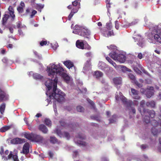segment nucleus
<instances>
[{
	"label": "nucleus",
	"mask_w": 161,
	"mask_h": 161,
	"mask_svg": "<svg viewBox=\"0 0 161 161\" xmlns=\"http://www.w3.org/2000/svg\"><path fill=\"white\" fill-rule=\"evenodd\" d=\"M48 75L53 76L51 79H48L45 83V85L48 89L46 95L49 96V99H52L59 102L63 101L65 94L61 90L57 88L58 82L57 75H59L63 78L64 81L68 83L70 80V77L64 73L63 69L58 65L53 63L47 67Z\"/></svg>",
	"instance_id": "obj_1"
},
{
	"label": "nucleus",
	"mask_w": 161,
	"mask_h": 161,
	"mask_svg": "<svg viewBox=\"0 0 161 161\" xmlns=\"http://www.w3.org/2000/svg\"><path fill=\"white\" fill-rule=\"evenodd\" d=\"M152 37L157 42L161 43V29L158 26L155 25L152 29Z\"/></svg>",
	"instance_id": "obj_2"
},
{
	"label": "nucleus",
	"mask_w": 161,
	"mask_h": 161,
	"mask_svg": "<svg viewBox=\"0 0 161 161\" xmlns=\"http://www.w3.org/2000/svg\"><path fill=\"white\" fill-rule=\"evenodd\" d=\"M8 12H6L4 15V17L3 18L2 24L4 25L8 19L9 17L11 18V20H13L15 18V15L14 14V11L12 7L10 6L8 8Z\"/></svg>",
	"instance_id": "obj_3"
},
{
	"label": "nucleus",
	"mask_w": 161,
	"mask_h": 161,
	"mask_svg": "<svg viewBox=\"0 0 161 161\" xmlns=\"http://www.w3.org/2000/svg\"><path fill=\"white\" fill-rule=\"evenodd\" d=\"M9 151L7 150H6L5 153H3L4 155H2V158L4 160L6 161L12 158L14 161H19L16 153L11 151L8 156H6V155H7Z\"/></svg>",
	"instance_id": "obj_4"
},
{
	"label": "nucleus",
	"mask_w": 161,
	"mask_h": 161,
	"mask_svg": "<svg viewBox=\"0 0 161 161\" xmlns=\"http://www.w3.org/2000/svg\"><path fill=\"white\" fill-rule=\"evenodd\" d=\"M109 55L114 60H117L121 63H124L126 60V56L122 54H118L115 52H112Z\"/></svg>",
	"instance_id": "obj_5"
},
{
	"label": "nucleus",
	"mask_w": 161,
	"mask_h": 161,
	"mask_svg": "<svg viewBox=\"0 0 161 161\" xmlns=\"http://www.w3.org/2000/svg\"><path fill=\"white\" fill-rule=\"evenodd\" d=\"M98 66L99 69L105 71L106 74L107 75L109 74V70L113 71V69L112 68L108 67L103 62H99Z\"/></svg>",
	"instance_id": "obj_6"
},
{
	"label": "nucleus",
	"mask_w": 161,
	"mask_h": 161,
	"mask_svg": "<svg viewBox=\"0 0 161 161\" xmlns=\"http://www.w3.org/2000/svg\"><path fill=\"white\" fill-rule=\"evenodd\" d=\"M115 97L116 101H119L120 100L122 101L123 104H127L128 103L127 99L122 95L121 92H119L118 93L117 92Z\"/></svg>",
	"instance_id": "obj_7"
},
{
	"label": "nucleus",
	"mask_w": 161,
	"mask_h": 161,
	"mask_svg": "<svg viewBox=\"0 0 161 161\" xmlns=\"http://www.w3.org/2000/svg\"><path fill=\"white\" fill-rule=\"evenodd\" d=\"M85 138V136L81 134H80L74 139V141L75 143L77 144L85 146L86 144V142L77 139H79L80 140H83Z\"/></svg>",
	"instance_id": "obj_8"
},
{
	"label": "nucleus",
	"mask_w": 161,
	"mask_h": 161,
	"mask_svg": "<svg viewBox=\"0 0 161 161\" xmlns=\"http://www.w3.org/2000/svg\"><path fill=\"white\" fill-rule=\"evenodd\" d=\"M33 141L38 142L40 143L45 144V139L41 136L35 134Z\"/></svg>",
	"instance_id": "obj_9"
},
{
	"label": "nucleus",
	"mask_w": 161,
	"mask_h": 161,
	"mask_svg": "<svg viewBox=\"0 0 161 161\" xmlns=\"http://www.w3.org/2000/svg\"><path fill=\"white\" fill-rule=\"evenodd\" d=\"M90 35V31L86 27H83L82 28V31H81L80 36H83L89 39V36Z\"/></svg>",
	"instance_id": "obj_10"
},
{
	"label": "nucleus",
	"mask_w": 161,
	"mask_h": 161,
	"mask_svg": "<svg viewBox=\"0 0 161 161\" xmlns=\"http://www.w3.org/2000/svg\"><path fill=\"white\" fill-rule=\"evenodd\" d=\"M55 130V132L60 137H65L67 139L69 138L70 136L69 133L67 132L62 133L60 130L58 129H56Z\"/></svg>",
	"instance_id": "obj_11"
},
{
	"label": "nucleus",
	"mask_w": 161,
	"mask_h": 161,
	"mask_svg": "<svg viewBox=\"0 0 161 161\" xmlns=\"http://www.w3.org/2000/svg\"><path fill=\"white\" fill-rule=\"evenodd\" d=\"M8 99V95L0 88V102Z\"/></svg>",
	"instance_id": "obj_12"
},
{
	"label": "nucleus",
	"mask_w": 161,
	"mask_h": 161,
	"mask_svg": "<svg viewBox=\"0 0 161 161\" xmlns=\"http://www.w3.org/2000/svg\"><path fill=\"white\" fill-rule=\"evenodd\" d=\"M131 91V96L134 99L138 100L140 98V97L138 95L139 92L136 90L133 89H130Z\"/></svg>",
	"instance_id": "obj_13"
},
{
	"label": "nucleus",
	"mask_w": 161,
	"mask_h": 161,
	"mask_svg": "<svg viewBox=\"0 0 161 161\" xmlns=\"http://www.w3.org/2000/svg\"><path fill=\"white\" fill-rule=\"evenodd\" d=\"M83 27V26H80L78 25H75L74 27L73 33L80 36L81 31H82Z\"/></svg>",
	"instance_id": "obj_14"
},
{
	"label": "nucleus",
	"mask_w": 161,
	"mask_h": 161,
	"mask_svg": "<svg viewBox=\"0 0 161 161\" xmlns=\"http://www.w3.org/2000/svg\"><path fill=\"white\" fill-rule=\"evenodd\" d=\"M25 142V139L16 138L11 140V143L13 144H21Z\"/></svg>",
	"instance_id": "obj_15"
},
{
	"label": "nucleus",
	"mask_w": 161,
	"mask_h": 161,
	"mask_svg": "<svg viewBox=\"0 0 161 161\" xmlns=\"http://www.w3.org/2000/svg\"><path fill=\"white\" fill-rule=\"evenodd\" d=\"M153 88L152 86H148L147 89L146 95V96L148 97H150L153 94Z\"/></svg>",
	"instance_id": "obj_16"
},
{
	"label": "nucleus",
	"mask_w": 161,
	"mask_h": 161,
	"mask_svg": "<svg viewBox=\"0 0 161 161\" xmlns=\"http://www.w3.org/2000/svg\"><path fill=\"white\" fill-rule=\"evenodd\" d=\"M134 38L138 42L137 44L139 46L142 47L144 46V41L140 36L138 35Z\"/></svg>",
	"instance_id": "obj_17"
},
{
	"label": "nucleus",
	"mask_w": 161,
	"mask_h": 161,
	"mask_svg": "<svg viewBox=\"0 0 161 161\" xmlns=\"http://www.w3.org/2000/svg\"><path fill=\"white\" fill-rule=\"evenodd\" d=\"M30 145L28 143H25L23 148L22 153L24 154H27L29 152V149Z\"/></svg>",
	"instance_id": "obj_18"
},
{
	"label": "nucleus",
	"mask_w": 161,
	"mask_h": 161,
	"mask_svg": "<svg viewBox=\"0 0 161 161\" xmlns=\"http://www.w3.org/2000/svg\"><path fill=\"white\" fill-rule=\"evenodd\" d=\"M91 61L90 60L87 61L85 64L83 69V72L85 73L87 70H89L91 68Z\"/></svg>",
	"instance_id": "obj_19"
},
{
	"label": "nucleus",
	"mask_w": 161,
	"mask_h": 161,
	"mask_svg": "<svg viewBox=\"0 0 161 161\" xmlns=\"http://www.w3.org/2000/svg\"><path fill=\"white\" fill-rule=\"evenodd\" d=\"M76 46L78 48L81 49H84L85 44L82 40H78L76 42Z\"/></svg>",
	"instance_id": "obj_20"
},
{
	"label": "nucleus",
	"mask_w": 161,
	"mask_h": 161,
	"mask_svg": "<svg viewBox=\"0 0 161 161\" xmlns=\"http://www.w3.org/2000/svg\"><path fill=\"white\" fill-rule=\"evenodd\" d=\"M29 75L30 76L32 75L33 78L36 80L41 79L42 77L39 74L36 73H33L32 71L30 72Z\"/></svg>",
	"instance_id": "obj_21"
},
{
	"label": "nucleus",
	"mask_w": 161,
	"mask_h": 161,
	"mask_svg": "<svg viewBox=\"0 0 161 161\" xmlns=\"http://www.w3.org/2000/svg\"><path fill=\"white\" fill-rule=\"evenodd\" d=\"M138 22V21L137 19L134 20L131 23H129L126 21L125 22V24L124 25V26L125 27H128L130 26H133L137 24Z\"/></svg>",
	"instance_id": "obj_22"
},
{
	"label": "nucleus",
	"mask_w": 161,
	"mask_h": 161,
	"mask_svg": "<svg viewBox=\"0 0 161 161\" xmlns=\"http://www.w3.org/2000/svg\"><path fill=\"white\" fill-rule=\"evenodd\" d=\"M35 134L33 133H25L24 136V137L28 139L29 140H31L32 141H33L34 137Z\"/></svg>",
	"instance_id": "obj_23"
},
{
	"label": "nucleus",
	"mask_w": 161,
	"mask_h": 161,
	"mask_svg": "<svg viewBox=\"0 0 161 161\" xmlns=\"http://www.w3.org/2000/svg\"><path fill=\"white\" fill-rule=\"evenodd\" d=\"M138 110L142 115L143 116L144 115H145V117L144 118V121L146 123H149L150 121V119L149 117L147 116V113L146 112L145 114H144V112H143V114L141 112V109L140 108H139Z\"/></svg>",
	"instance_id": "obj_24"
},
{
	"label": "nucleus",
	"mask_w": 161,
	"mask_h": 161,
	"mask_svg": "<svg viewBox=\"0 0 161 161\" xmlns=\"http://www.w3.org/2000/svg\"><path fill=\"white\" fill-rule=\"evenodd\" d=\"M39 129L44 133H47L48 131V129L43 124L39 125Z\"/></svg>",
	"instance_id": "obj_25"
},
{
	"label": "nucleus",
	"mask_w": 161,
	"mask_h": 161,
	"mask_svg": "<svg viewBox=\"0 0 161 161\" xmlns=\"http://www.w3.org/2000/svg\"><path fill=\"white\" fill-rule=\"evenodd\" d=\"M113 81L115 85H120L121 83L122 79L121 77H116L113 79Z\"/></svg>",
	"instance_id": "obj_26"
},
{
	"label": "nucleus",
	"mask_w": 161,
	"mask_h": 161,
	"mask_svg": "<svg viewBox=\"0 0 161 161\" xmlns=\"http://www.w3.org/2000/svg\"><path fill=\"white\" fill-rule=\"evenodd\" d=\"M64 64L69 69H70L74 66L73 63L70 60L65 61L64 62Z\"/></svg>",
	"instance_id": "obj_27"
},
{
	"label": "nucleus",
	"mask_w": 161,
	"mask_h": 161,
	"mask_svg": "<svg viewBox=\"0 0 161 161\" xmlns=\"http://www.w3.org/2000/svg\"><path fill=\"white\" fill-rule=\"evenodd\" d=\"M150 122L151 124L153 126H156L158 124H160L161 126V120L160 119H159L158 121L155 119H153Z\"/></svg>",
	"instance_id": "obj_28"
},
{
	"label": "nucleus",
	"mask_w": 161,
	"mask_h": 161,
	"mask_svg": "<svg viewBox=\"0 0 161 161\" xmlns=\"http://www.w3.org/2000/svg\"><path fill=\"white\" fill-rule=\"evenodd\" d=\"M103 75V73L100 71H97L94 72V76L97 78H99L102 77Z\"/></svg>",
	"instance_id": "obj_29"
},
{
	"label": "nucleus",
	"mask_w": 161,
	"mask_h": 161,
	"mask_svg": "<svg viewBox=\"0 0 161 161\" xmlns=\"http://www.w3.org/2000/svg\"><path fill=\"white\" fill-rule=\"evenodd\" d=\"M106 58L109 63L111 64L115 68H117L118 67V66L116 65L115 63L112 61L109 57H107Z\"/></svg>",
	"instance_id": "obj_30"
},
{
	"label": "nucleus",
	"mask_w": 161,
	"mask_h": 161,
	"mask_svg": "<svg viewBox=\"0 0 161 161\" xmlns=\"http://www.w3.org/2000/svg\"><path fill=\"white\" fill-rule=\"evenodd\" d=\"M6 107L5 104L4 103H2L0 106V112L2 114H3L4 112Z\"/></svg>",
	"instance_id": "obj_31"
},
{
	"label": "nucleus",
	"mask_w": 161,
	"mask_h": 161,
	"mask_svg": "<svg viewBox=\"0 0 161 161\" xmlns=\"http://www.w3.org/2000/svg\"><path fill=\"white\" fill-rule=\"evenodd\" d=\"M11 128L10 126H6L2 127L0 129V131L2 132H5L9 130Z\"/></svg>",
	"instance_id": "obj_32"
},
{
	"label": "nucleus",
	"mask_w": 161,
	"mask_h": 161,
	"mask_svg": "<svg viewBox=\"0 0 161 161\" xmlns=\"http://www.w3.org/2000/svg\"><path fill=\"white\" fill-rule=\"evenodd\" d=\"M114 33L113 31H108V32L106 31L105 32L103 33V36L106 37H108L112 35H113Z\"/></svg>",
	"instance_id": "obj_33"
},
{
	"label": "nucleus",
	"mask_w": 161,
	"mask_h": 161,
	"mask_svg": "<svg viewBox=\"0 0 161 161\" xmlns=\"http://www.w3.org/2000/svg\"><path fill=\"white\" fill-rule=\"evenodd\" d=\"M50 142L53 144L58 143L57 139L54 136H51L50 137Z\"/></svg>",
	"instance_id": "obj_34"
},
{
	"label": "nucleus",
	"mask_w": 161,
	"mask_h": 161,
	"mask_svg": "<svg viewBox=\"0 0 161 161\" xmlns=\"http://www.w3.org/2000/svg\"><path fill=\"white\" fill-rule=\"evenodd\" d=\"M146 104L147 107L151 108L154 107L155 105V102L153 101L147 102Z\"/></svg>",
	"instance_id": "obj_35"
},
{
	"label": "nucleus",
	"mask_w": 161,
	"mask_h": 161,
	"mask_svg": "<svg viewBox=\"0 0 161 161\" xmlns=\"http://www.w3.org/2000/svg\"><path fill=\"white\" fill-rule=\"evenodd\" d=\"M147 114H149L151 118H153L155 116V112L153 110L147 111H146Z\"/></svg>",
	"instance_id": "obj_36"
},
{
	"label": "nucleus",
	"mask_w": 161,
	"mask_h": 161,
	"mask_svg": "<svg viewBox=\"0 0 161 161\" xmlns=\"http://www.w3.org/2000/svg\"><path fill=\"white\" fill-rule=\"evenodd\" d=\"M119 67L120 68L122 71L124 72H125L126 71H130L131 70L130 69H128L126 67L123 65H120Z\"/></svg>",
	"instance_id": "obj_37"
},
{
	"label": "nucleus",
	"mask_w": 161,
	"mask_h": 161,
	"mask_svg": "<svg viewBox=\"0 0 161 161\" xmlns=\"http://www.w3.org/2000/svg\"><path fill=\"white\" fill-rule=\"evenodd\" d=\"M17 27L18 28H22L25 27V26L24 25H22L20 21H19L17 23Z\"/></svg>",
	"instance_id": "obj_38"
},
{
	"label": "nucleus",
	"mask_w": 161,
	"mask_h": 161,
	"mask_svg": "<svg viewBox=\"0 0 161 161\" xmlns=\"http://www.w3.org/2000/svg\"><path fill=\"white\" fill-rule=\"evenodd\" d=\"M128 75L129 77L132 80V82L135 81L136 80L135 78V76L133 75L131 73H129Z\"/></svg>",
	"instance_id": "obj_39"
},
{
	"label": "nucleus",
	"mask_w": 161,
	"mask_h": 161,
	"mask_svg": "<svg viewBox=\"0 0 161 161\" xmlns=\"http://www.w3.org/2000/svg\"><path fill=\"white\" fill-rule=\"evenodd\" d=\"M145 101L144 100H142L140 103V106L141 107H142V110H143V112H144V114L146 113V111L143 108L144 105L145 104Z\"/></svg>",
	"instance_id": "obj_40"
},
{
	"label": "nucleus",
	"mask_w": 161,
	"mask_h": 161,
	"mask_svg": "<svg viewBox=\"0 0 161 161\" xmlns=\"http://www.w3.org/2000/svg\"><path fill=\"white\" fill-rule=\"evenodd\" d=\"M110 0H106V7L108 9V12H109V9L110 8Z\"/></svg>",
	"instance_id": "obj_41"
},
{
	"label": "nucleus",
	"mask_w": 161,
	"mask_h": 161,
	"mask_svg": "<svg viewBox=\"0 0 161 161\" xmlns=\"http://www.w3.org/2000/svg\"><path fill=\"white\" fill-rule=\"evenodd\" d=\"M45 123L49 127L51 126V121L49 119H45Z\"/></svg>",
	"instance_id": "obj_42"
},
{
	"label": "nucleus",
	"mask_w": 161,
	"mask_h": 161,
	"mask_svg": "<svg viewBox=\"0 0 161 161\" xmlns=\"http://www.w3.org/2000/svg\"><path fill=\"white\" fill-rule=\"evenodd\" d=\"M77 110L79 112H81L84 110V108L80 106H78L76 108Z\"/></svg>",
	"instance_id": "obj_43"
},
{
	"label": "nucleus",
	"mask_w": 161,
	"mask_h": 161,
	"mask_svg": "<svg viewBox=\"0 0 161 161\" xmlns=\"http://www.w3.org/2000/svg\"><path fill=\"white\" fill-rule=\"evenodd\" d=\"M152 133L154 135H157L158 133V131L156 129V128L154 127H153L152 129Z\"/></svg>",
	"instance_id": "obj_44"
},
{
	"label": "nucleus",
	"mask_w": 161,
	"mask_h": 161,
	"mask_svg": "<svg viewBox=\"0 0 161 161\" xmlns=\"http://www.w3.org/2000/svg\"><path fill=\"white\" fill-rule=\"evenodd\" d=\"M85 55L87 57H89L92 58L93 56V54L91 52H88V53H86L85 54Z\"/></svg>",
	"instance_id": "obj_45"
},
{
	"label": "nucleus",
	"mask_w": 161,
	"mask_h": 161,
	"mask_svg": "<svg viewBox=\"0 0 161 161\" xmlns=\"http://www.w3.org/2000/svg\"><path fill=\"white\" fill-rule=\"evenodd\" d=\"M17 10L19 13H22L23 11V8L21 6H19L17 8Z\"/></svg>",
	"instance_id": "obj_46"
},
{
	"label": "nucleus",
	"mask_w": 161,
	"mask_h": 161,
	"mask_svg": "<svg viewBox=\"0 0 161 161\" xmlns=\"http://www.w3.org/2000/svg\"><path fill=\"white\" fill-rule=\"evenodd\" d=\"M106 26L107 29L108 30H111L112 28V25L111 23H107Z\"/></svg>",
	"instance_id": "obj_47"
},
{
	"label": "nucleus",
	"mask_w": 161,
	"mask_h": 161,
	"mask_svg": "<svg viewBox=\"0 0 161 161\" xmlns=\"http://www.w3.org/2000/svg\"><path fill=\"white\" fill-rule=\"evenodd\" d=\"M37 11L35 10H33L31 15H30V18H32L37 13Z\"/></svg>",
	"instance_id": "obj_48"
},
{
	"label": "nucleus",
	"mask_w": 161,
	"mask_h": 161,
	"mask_svg": "<svg viewBox=\"0 0 161 161\" xmlns=\"http://www.w3.org/2000/svg\"><path fill=\"white\" fill-rule=\"evenodd\" d=\"M44 7V5H42L41 4H37L36 6V9H38V8H43Z\"/></svg>",
	"instance_id": "obj_49"
},
{
	"label": "nucleus",
	"mask_w": 161,
	"mask_h": 161,
	"mask_svg": "<svg viewBox=\"0 0 161 161\" xmlns=\"http://www.w3.org/2000/svg\"><path fill=\"white\" fill-rule=\"evenodd\" d=\"M85 49H86L88 50H90L91 49V46L89 45L87 43H86L85 42Z\"/></svg>",
	"instance_id": "obj_50"
},
{
	"label": "nucleus",
	"mask_w": 161,
	"mask_h": 161,
	"mask_svg": "<svg viewBox=\"0 0 161 161\" xmlns=\"http://www.w3.org/2000/svg\"><path fill=\"white\" fill-rule=\"evenodd\" d=\"M88 102L92 105L93 108H95V105L94 103L92 100L90 99L87 100Z\"/></svg>",
	"instance_id": "obj_51"
},
{
	"label": "nucleus",
	"mask_w": 161,
	"mask_h": 161,
	"mask_svg": "<svg viewBox=\"0 0 161 161\" xmlns=\"http://www.w3.org/2000/svg\"><path fill=\"white\" fill-rule=\"evenodd\" d=\"M61 125L62 126H64L65 127L66 125H67L64 121V120H61L59 121Z\"/></svg>",
	"instance_id": "obj_52"
},
{
	"label": "nucleus",
	"mask_w": 161,
	"mask_h": 161,
	"mask_svg": "<svg viewBox=\"0 0 161 161\" xmlns=\"http://www.w3.org/2000/svg\"><path fill=\"white\" fill-rule=\"evenodd\" d=\"M134 82H135L136 85H137L139 87H141L142 86V84L138 83L137 81L135 80V81Z\"/></svg>",
	"instance_id": "obj_53"
},
{
	"label": "nucleus",
	"mask_w": 161,
	"mask_h": 161,
	"mask_svg": "<svg viewBox=\"0 0 161 161\" xmlns=\"http://www.w3.org/2000/svg\"><path fill=\"white\" fill-rule=\"evenodd\" d=\"M47 44V41H42L40 43L41 46H43L44 45H46Z\"/></svg>",
	"instance_id": "obj_54"
},
{
	"label": "nucleus",
	"mask_w": 161,
	"mask_h": 161,
	"mask_svg": "<svg viewBox=\"0 0 161 161\" xmlns=\"http://www.w3.org/2000/svg\"><path fill=\"white\" fill-rule=\"evenodd\" d=\"M78 8H73L71 10V12L72 13H74V14L75 13H77V11H78Z\"/></svg>",
	"instance_id": "obj_55"
},
{
	"label": "nucleus",
	"mask_w": 161,
	"mask_h": 161,
	"mask_svg": "<svg viewBox=\"0 0 161 161\" xmlns=\"http://www.w3.org/2000/svg\"><path fill=\"white\" fill-rule=\"evenodd\" d=\"M74 14V13H72L71 12L70 13L68 17V19L69 20H71V18L73 16Z\"/></svg>",
	"instance_id": "obj_56"
},
{
	"label": "nucleus",
	"mask_w": 161,
	"mask_h": 161,
	"mask_svg": "<svg viewBox=\"0 0 161 161\" xmlns=\"http://www.w3.org/2000/svg\"><path fill=\"white\" fill-rule=\"evenodd\" d=\"M58 47V44L56 43L54 45L52 46V47L54 49H56Z\"/></svg>",
	"instance_id": "obj_57"
},
{
	"label": "nucleus",
	"mask_w": 161,
	"mask_h": 161,
	"mask_svg": "<svg viewBox=\"0 0 161 161\" xmlns=\"http://www.w3.org/2000/svg\"><path fill=\"white\" fill-rule=\"evenodd\" d=\"M148 147V146L146 145H142L141 146V148L142 149H144Z\"/></svg>",
	"instance_id": "obj_58"
},
{
	"label": "nucleus",
	"mask_w": 161,
	"mask_h": 161,
	"mask_svg": "<svg viewBox=\"0 0 161 161\" xmlns=\"http://www.w3.org/2000/svg\"><path fill=\"white\" fill-rule=\"evenodd\" d=\"M107 47L109 49H115L116 47L114 45H111L109 47L107 46Z\"/></svg>",
	"instance_id": "obj_59"
},
{
	"label": "nucleus",
	"mask_w": 161,
	"mask_h": 161,
	"mask_svg": "<svg viewBox=\"0 0 161 161\" xmlns=\"http://www.w3.org/2000/svg\"><path fill=\"white\" fill-rule=\"evenodd\" d=\"M18 32L19 35L21 36H23L24 35V34L23 33V32L21 30H19Z\"/></svg>",
	"instance_id": "obj_60"
},
{
	"label": "nucleus",
	"mask_w": 161,
	"mask_h": 161,
	"mask_svg": "<svg viewBox=\"0 0 161 161\" xmlns=\"http://www.w3.org/2000/svg\"><path fill=\"white\" fill-rule=\"evenodd\" d=\"M78 3V1L77 0H75L74 2H72V5L74 6H76Z\"/></svg>",
	"instance_id": "obj_61"
},
{
	"label": "nucleus",
	"mask_w": 161,
	"mask_h": 161,
	"mask_svg": "<svg viewBox=\"0 0 161 161\" xmlns=\"http://www.w3.org/2000/svg\"><path fill=\"white\" fill-rule=\"evenodd\" d=\"M53 108L54 109V111L55 112V113H56L57 112V110L56 109V104H55L54 102H53Z\"/></svg>",
	"instance_id": "obj_62"
},
{
	"label": "nucleus",
	"mask_w": 161,
	"mask_h": 161,
	"mask_svg": "<svg viewBox=\"0 0 161 161\" xmlns=\"http://www.w3.org/2000/svg\"><path fill=\"white\" fill-rule=\"evenodd\" d=\"M137 57L140 59H141L143 57V55L141 53H139L137 55Z\"/></svg>",
	"instance_id": "obj_63"
},
{
	"label": "nucleus",
	"mask_w": 161,
	"mask_h": 161,
	"mask_svg": "<svg viewBox=\"0 0 161 161\" xmlns=\"http://www.w3.org/2000/svg\"><path fill=\"white\" fill-rule=\"evenodd\" d=\"M78 154V153L77 151H75L74 152L73 156L74 157H76Z\"/></svg>",
	"instance_id": "obj_64"
}]
</instances>
